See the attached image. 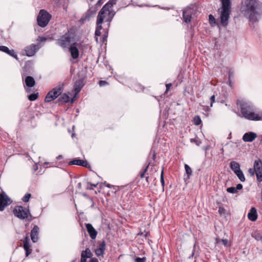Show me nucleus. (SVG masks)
Masks as SVG:
<instances>
[{
  "label": "nucleus",
  "instance_id": "4be33fe9",
  "mask_svg": "<svg viewBox=\"0 0 262 262\" xmlns=\"http://www.w3.org/2000/svg\"><path fill=\"white\" fill-rule=\"evenodd\" d=\"M25 83L28 87H32L35 84V80L32 77L27 76L25 79Z\"/></svg>",
  "mask_w": 262,
  "mask_h": 262
},
{
  "label": "nucleus",
  "instance_id": "f3484780",
  "mask_svg": "<svg viewBox=\"0 0 262 262\" xmlns=\"http://www.w3.org/2000/svg\"><path fill=\"white\" fill-rule=\"evenodd\" d=\"M248 217L251 221H255L257 219V213L256 209L254 207H252L248 213Z\"/></svg>",
  "mask_w": 262,
  "mask_h": 262
},
{
  "label": "nucleus",
  "instance_id": "0eeeda50",
  "mask_svg": "<svg viewBox=\"0 0 262 262\" xmlns=\"http://www.w3.org/2000/svg\"><path fill=\"white\" fill-rule=\"evenodd\" d=\"M51 17V15L47 11L41 10L37 18L38 25L41 27H46L49 23Z\"/></svg>",
  "mask_w": 262,
  "mask_h": 262
},
{
  "label": "nucleus",
  "instance_id": "4c0bfd02",
  "mask_svg": "<svg viewBox=\"0 0 262 262\" xmlns=\"http://www.w3.org/2000/svg\"><path fill=\"white\" fill-rule=\"evenodd\" d=\"M209 19L211 24H215V19L213 15L210 14L209 15Z\"/></svg>",
  "mask_w": 262,
  "mask_h": 262
},
{
  "label": "nucleus",
  "instance_id": "3c124183",
  "mask_svg": "<svg viewBox=\"0 0 262 262\" xmlns=\"http://www.w3.org/2000/svg\"><path fill=\"white\" fill-rule=\"evenodd\" d=\"M138 235H144L145 237H146V236H147V232H146V233H144L143 232H140L138 233Z\"/></svg>",
  "mask_w": 262,
  "mask_h": 262
},
{
  "label": "nucleus",
  "instance_id": "f8f14e48",
  "mask_svg": "<svg viewBox=\"0 0 262 262\" xmlns=\"http://www.w3.org/2000/svg\"><path fill=\"white\" fill-rule=\"evenodd\" d=\"M193 12V9L190 7H187L184 9L183 17L185 22L189 23L191 21V15Z\"/></svg>",
  "mask_w": 262,
  "mask_h": 262
},
{
  "label": "nucleus",
  "instance_id": "dca6fc26",
  "mask_svg": "<svg viewBox=\"0 0 262 262\" xmlns=\"http://www.w3.org/2000/svg\"><path fill=\"white\" fill-rule=\"evenodd\" d=\"M105 249V243L102 241L99 245V247L95 250V253L97 256H103Z\"/></svg>",
  "mask_w": 262,
  "mask_h": 262
},
{
  "label": "nucleus",
  "instance_id": "cd10ccee",
  "mask_svg": "<svg viewBox=\"0 0 262 262\" xmlns=\"http://www.w3.org/2000/svg\"><path fill=\"white\" fill-rule=\"evenodd\" d=\"M235 174L241 182H244L245 181V177L242 170H240L239 171L235 173Z\"/></svg>",
  "mask_w": 262,
  "mask_h": 262
},
{
  "label": "nucleus",
  "instance_id": "f704fd0d",
  "mask_svg": "<svg viewBox=\"0 0 262 262\" xmlns=\"http://www.w3.org/2000/svg\"><path fill=\"white\" fill-rule=\"evenodd\" d=\"M7 54H9V55L14 57L15 59H18L17 56L15 54V53L14 50H9V52H8L7 53Z\"/></svg>",
  "mask_w": 262,
  "mask_h": 262
},
{
  "label": "nucleus",
  "instance_id": "6e6552de",
  "mask_svg": "<svg viewBox=\"0 0 262 262\" xmlns=\"http://www.w3.org/2000/svg\"><path fill=\"white\" fill-rule=\"evenodd\" d=\"M62 92V86H58L54 88L47 95L45 101L47 102H50L57 98Z\"/></svg>",
  "mask_w": 262,
  "mask_h": 262
},
{
  "label": "nucleus",
  "instance_id": "de8ad7c7",
  "mask_svg": "<svg viewBox=\"0 0 262 262\" xmlns=\"http://www.w3.org/2000/svg\"><path fill=\"white\" fill-rule=\"evenodd\" d=\"M37 40L40 42H42L46 41V38L43 37H39Z\"/></svg>",
  "mask_w": 262,
  "mask_h": 262
},
{
  "label": "nucleus",
  "instance_id": "f257e3e1",
  "mask_svg": "<svg viewBox=\"0 0 262 262\" xmlns=\"http://www.w3.org/2000/svg\"><path fill=\"white\" fill-rule=\"evenodd\" d=\"M238 115L250 121H262V111H257L254 104L247 100L239 99L236 102Z\"/></svg>",
  "mask_w": 262,
  "mask_h": 262
},
{
  "label": "nucleus",
  "instance_id": "79ce46f5",
  "mask_svg": "<svg viewBox=\"0 0 262 262\" xmlns=\"http://www.w3.org/2000/svg\"><path fill=\"white\" fill-rule=\"evenodd\" d=\"M160 180L161 182L162 183V186L164 185V176H163V171L162 170L161 173V177H160Z\"/></svg>",
  "mask_w": 262,
  "mask_h": 262
},
{
  "label": "nucleus",
  "instance_id": "e433bc0d",
  "mask_svg": "<svg viewBox=\"0 0 262 262\" xmlns=\"http://www.w3.org/2000/svg\"><path fill=\"white\" fill-rule=\"evenodd\" d=\"M255 238L257 241H259L262 242V234L260 233H257L255 235Z\"/></svg>",
  "mask_w": 262,
  "mask_h": 262
},
{
  "label": "nucleus",
  "instance_id": "ddd939ff",
  "mask_svg": "<svg viewBox=\"0 0 262 262\" xmlns=\"http://www.w3.org/2000/svg\"><path fill=\"white\" fill-rule=\"evenodd\" d=\"M256 137L257 135L256 133H254L253 132H248L245 133L243 135L242 139L245 142H251L254 140Z\"/></svg>",
  "mask_w": 262,
  "mask_h": 262
},
{
  "label": "nucleus",
  "instance_id": "4d7b16f0",
  "mask_svg": "<svg viewBox=\"0 0 262 262\" xmlns=\"http://www.w3.org/2000/svg\"><path fill=\"white\" fill-rule=\"evenodd\" d=\"M62 156L61 155H59L57 157V159L59 160L61 158H62Z\"/></svg>",
  "mask_w": 262,
  "mask_h": 262
},
{
  "label": "nucleus",
  "instance_id": "bf43d9fd",
  "mask_svg": "<svg viewBox=\"0 0 262 262\" xmlns=\"http://www.w3.org/2000/svg\"><path fill=\"white\" fill-rule=\"evenodd\" d=\"M108 188H111V186L110 184H107V186H106Z\"/></svg>",
  "mask_w": 262,
  "mask_h": 262
},
{
  "label": "nucleus",
  "instance_id": "680f3d73",
  "mask_svg": "<svg viewBox=\"0 0 262 262\" xmlns=\"http://www.w3.org/2000/svg\"><path fill=\"white\" fill-rule=\"evenodd\" d=\"M206 108L207 110H209V108L208 107H206Z\"/></svg>",
  "mask_w": 262,
  "mask_h": 262
},
{
  "label": "nucleus",
  "instance_id": "72a5a7b5",
  "mask_svg": "<svg viewBox=\"0 0 262 262\" xmlns=\"http://www.w3.org/2000/svg\"><path fill=\"white\" fill-rule=\"evenodd\" d=\"M227 192L231 193H236L237 192L236 189L234 187H229L227 189Z\"/></svg>",
  "mask_w": 262,
  "mask_h": 262
},
{
  "label": "nucleus",
  "instance_id": "c03bdc74",
  "mask_svg": "<svg viewBox=\"0 0 262 262\" xmlns=\"http://www.w3.org/2000/svg\"><path fill=\"white\" fill-rule=\"evenodd\" d=\"M149 166V164L146 166V167L144 169V170H143V171L141 173V178H143L144 175H145V173H146V172L147 171V168Z\"/></svg>",
  "mask_w": 262,
  "mask_h": 262
},
{
  "label": "nucleus",
  "instance_id": "393cba45",
  "mask_svg": "<svg viewBox=\"0 0 262 262\" xmlns=\"http://www.w3.org/2000/svg\"><path fill=\"white\" fill-rule=\"evenodd\" d=\"M82 87L81 85V81H77L74 86V91L75 92L76 94H78L80 91Z\"/></svg>",
  "mask_w": 262,
  "mask_h": 262
},
{
  "label": "nucleus",
  "instance_id": "58836bf2",
  "mask_svg": "<svg viewBox=\"0 0 262 262\" xmlns=\"http://www.w3.org/2000/svg\"><path fill=\"white\" fill-rule=\"evenodd\" d=\"M145 260H146V259L145 257H142V258L137 257L135 259V261L136 262H145Z\"/></svg>",
  "mask_w": 262,
  "mask_h": 262
},
{
  "label": "nucleus",
  "instance_id": "b1692460",
  "mask_svg": "<svg viewBox=\"0 0 262 262\" xmlns=\"http://www.w3.org/2000/svg\"><path fill=\"white\" fill-rule=\"evenodd\" d=\"M70 100L69 95L66 93L62 95L58 99V101L61 103H67Z\"/></svg>",
  "mask_w": 262,
  "mask_h": 262
},
{
  "label": "nucleus",
  "instance_id": "412c9836",
  "mask_svg": "<svg viewBox=\"0 0 262 262\" xmlns=\"http://www.w3.org/2000/svg\"><path fill=\"white\" fill-rule=\"evenodd\" d=\"M70 165H80L84 167H86L88 165V163L86 161H84L82 160L79 159H75L69 162Z\"/></svg>",
  "mask_w": 262,
  "mask_h": 262
},
{
  "label": "nucleus",
  "instance_id": "7c9ffc66",
  "mask_svg": "<svg viewBox=\"0 0 262 262\" xmlns=\"http://www.w3.org/2000/svg\"><path fill=\"white\" fill-rule=\"evenodd\" d=\"M255 174L257 181L261 182L262 181V171L256 172Z\"/></svg>",
  "mask_w": 262,
  "mask_h": 262
},
{
  "label": "nucleus",
  "instance_id": "09e8293b",
  "mask_svg": "<svg viewBox=\"0 0 262 262\" xmlns=\"http://www.w3.org/2000/svg\"><path fill=\"white\" fill-rule=\"evenodd\" d=\"M87 258L84 257V256L81 255V260L80 262H86Z\"/></svg>",
  "mask_w": 262,
  "mask_h": 262
},
{
  "label": "nucleus",
  "instance_id": "a18cd8bd",
  "mask_svg": "<svg viewBox=\"0 0 262 262\" xmlns=\"http://www.w3.org/2000/svg\"><path fill=\"white\" fill-rule=\"evenodd\" d=\"M236 191H237L238 190H241L243 188V185L241 184H238L236 185V187H235Z\"/></svg>",
  "mask_w": 262,
  "mask_h": 262
},
{
  "label": "nucleus",
  "instance_id": "20e7f679",
  "mask_svg": "<svg viewBox=\"0 0 262 262\" xmlns=\"http://www.w3.org/2000/svg\"><path fill=\"white\" fill-rule=\"evenodd\" d=\"M110 6H111V4L110 3L105 4L98 13L97 18V27L95 31V35L97 36H100L101 34V30L102 29V24L105 18L104 14L107 13L106 10L108 7H110Z\"/></svg>",
  "mask_w": 262,
  "mask_h": 262
},
{
  "label": "nucleus",
  "instance_id": "a19ab883",
  "mask_svg": "<svg viewBox=\"0 0 262 262\" xmlns=\"http://www.w3.org/2000/svg\"><path fill=\"white\" fill-rule=\"evenodd\" d=\"M88 19H89V16L88 15H85V16L81 17L80 18V19L79 20V21L81 23H83L85 20H86Z\"/></svg>",
  "mask_w": 262,
  "mask_h": 262
},
{
  "label": "nucleus",
  "instance_id": "39448f33",
  "mask_svg": "<svg viewBox=\"0 0 262 262\" xmlns=\"http://www.w3.org/2000/svg\"><path fill=\"white\" fill-rule=\"evenodd\" d=\"M13 213L19 219H28V221H31V219H28L29 216L31 217V215L28 208L21 206H16L13 210Z\"/></svg>",
  "mask_w": 262,
  "mask_h": 262
},
{
  "label": "nucleus",
  "instance_id": "c85d7f7f",
  "mask_svg": "<svg viewBox=\"0 0 262 262\" xmlns=\"http://www.w3.org/2000/svg\"><path fill=\"white\" fill-rule=\"evenodd\" d=\"M185 169L186 171V173L187 174L188 178H189V177L192 174V170L191 168L186 164H185Z\"/></svg>",
  "mask_w": 262,
  "mask_h": 262
},
{
  "label": "nucleus",
  "instance_id": "864d4df0",
  "mask_svg": "<svg viewBox=\"0 0 262 262\" xmlns=\"http://www.w3.org/2000/svg\"><path fill=\"white\" fill-rule=\"evenodd\" d=\"M227 147H233L235 145L233 143H228L227 145Z\"/></svg>",
  "mask_w": 262,
  "mask_h": 262
},
{
  "label": "nucleus",
  "instance_id": "a211bd4d",
  "mask_svg": "<svg viewBox=\"0 0 262 262\" xmlns=\"http://www.w3.org/2000/svg\"><path fill=\"white\" fill-rule=\"evenodd\" d=\"M29 239L27 237L25 238V241H24V249L26 251V256L27 257L31 253L32 250L30 247L31 246L29 243Z\"/></svg>",
  "mask_w": 262,
  "mask_h": 262
},
{
  "label": "nucleus",
  "instance_id": "13d9d810",
  "mask_svg": "<svg viewBox=\"0 0 262 262\" xmlns=\"http://www.w3.org/2000/svg\"><path fill=\"white\" fill-rule=\"evenodd\" d=\"M148 179H149V177H146V182H148V183L149 182V181H148Z\"/></svg>",
  "mask_w": 262,
  "mask_h": 262
},
{
  "label": "nucleus",
  "instance_id": "c756f323",
  "mask_svg": "<svg viewBox=\"0 0 262 262\" xmlns=\"http://www.w3.org/2000/svg\"><path fill=\"white\" fill-rule=\"evenodd\" d=\"M202 122L201 118L199 116H195L193 118V123L196 125H200Z\"/></svg>",
  "mask_w": 262,
  "mask_h": 262
},
{
  "label": "nucleus",
  "instance_id": "aec40b11",
  "mask_svg": "<svg viewBox=\"0 0 262 262\" xmlns=\"http://www.w3.org/2000/svg\"><path fill=\"white\" fill-rule=\"evenodd\" d=\"M230 167L235 174L241 170L239 164L235 161L230 163Z\"/></svg>",
  "mask_w": 262,
  "mask_h": 262
},
{
  "label": "nucleus",
  "instance_id": "ea45409f",
  "mask_svg": "<svg viewBox=\"0 0 262 262\" xmlns=\"http://www.w3.org/2000/svg\"><path fill=\"white\" fill-rule=\"evenodd\" d=\"M248 172L250 173L251 176H253L254 174L256 173L255 170L254 168H249L248 170Z\"/></svg>",
  "mask_w": 262,
  "mask_h": 262
},
{
  "label": "nucleus",
  "instance_id": "8fccbe9b",
  "mask_svg": "<svg viewBox=\"0 0 262 262\" xmlns=\"http://www.w3.org/2000/svg\"><path fill=\"white\" fill-rule=\"evenodd\" d=\"M90 262H99L97 258L93 257L90 260Z\"/></svg>",
  "mask_w": 262,
  "mask_h": 262
},
{
  "label": "nucleus",
  "instance_id": "9d476101",
  "mask_svg": "<svg viewBox=\"0 0 262 262\" xmlns=\"http://www.w3.org/2000/svg\"><path fill=\"white\" fill-rule=\"evenodd\" d=\"M57 43L63 48H69L71 43V37L69 34L66 33L61 36L58 39Z\"/></svg>",
  "mask_w": 262,
  "mask_h": 262
},
{
  "label": "nucleus",
  "instance_id": "f03ea898",
  "mask_svg": "<svg viewBox=\"0 0 262 262\" xmlns=\"http://www.w3.org/2000/svg\"><path fill=\"white\" fill-rule=\"evenodd\" d=\"M243 11L250 21L256 22L262 14V4L256 0H244Z\"/></svg>",
  "mask_w": 262,
  "mask_h": 262
},
{
  "label": "nucleus",
  "instance_id": "473e14b6",
  "mask_svg": "<svg viewBox=\"0 0 262 262\" xmlns=\"http://www.w3.org/2000/svg\"><path fill=\"white\" fill-rule=\"evenodd\" d=\"M37 97H38L37 94H32L31 95H30L28 96V99L30 101H34L37 98Z\"/></svg>",
  "mask_w": 262,
  "mask_h": 262
},
{
  "label": "nucleus",
  "instance_id": "e2e57ef3",
  "mask_svg": "<svg viewBox=\"0 0 262 262\" xmlns=\"http://www.w3.org/2000/svg\"><path fill=\"white\" fill-rule=\"evenodd\" d=\"M73 101H74V99L73 98V99H72V102H73Z\"/></svg>",
  "mask_w": 262,
  "mask_h": 262
},
{
  "label": "nucleus",
  "instance_id": "a878e982",
  "mask_svg": "<svg viewBox=\"0 0 262 262\" xmlns=\"http://www.w3.org/2000/svg\"><path fill=\"white\" fill-rule=\"evenodd\" d=\"M216 243L217 244H221L226 247H228V246H230V244L229 243L228 241L226 239L217 238L216 239Z\"/></svg>",
  "mask_w": 262,
  "mask_h": 262
},
{
  "label": "nucleus",
  "instance_id": "1a4fd4ad",
  "mask_svg": "<svg viewBox=\"0 0 262 262\" xmlns=\"http://www.w3.org/2000/svg\"><path fill=\"white\" fill-rule=\"evenodd\" d=\"M12 203L11 199L5 192L0 193V211H3L5 208Z\"/></svg>",
  "mask_w": 262,
  "mask_h": 262
},
{
  "label": "nucleus",
  "instance_id": "bb28decb",
  "mask_svg": "<svg viewBox=\"0 0 262 262\" xmlns=\"http://www.w3.org/2000/svg\"><path fill=\"white\" fill-rule=\"evenodd\" d=\"M81 255L84 256V257L88 258L92 257V253L91 250L89 248H87L85 250L82 251Z\"/></svg>",
  "mask_w": 262,
  "mask_h": 262
},
{
  "label": "nucleus",
  "instance_id": "423d86ee",
  "mask_svg": "<svg viewBox=\"0 0 262 262\" xmlns=\"http://www.w3.org/2000/svg\"><path fill=\"white\" fill-rule=\"evenodd\" d=\"M123 0H110L106 4H111V6L108 7V8L106 10L107 13H105L104 14V16H105V21L108 23V26L109 27L110 25V23L112 21L113 17H114L116 12L113 10L112 7L117 3L123 1Z\"/></svg>",
  "mask_w": 262,
  "mask_h": 262
},
{
  "label": "nucleus",
  "instance_id": "49530a36",
  "mask_svg": "<svg viewBox=\"0 0 262 262\" xmlns=\"http://www.w3.org/2000/svg\"><path fill=\"white\" fill-rule=\"evenodd\" d=\"M106 84H107V82L105 81L100 80L99 81V85L101 86H104Z\"/></svg>",
  "mask_w": 262,
  "mask_h": 262
},
{
  "label": "nucleus",
  "instance_id": "c9c22d12",
  "mask_svg": "<svg viewBox=\"0 0 262 262\" xmlns=\"http://www.w3.org/2000/svg\"><path fill=\"white\" fill-rule=\"evenodd\" d=\"M0 51L7 53L8 52H9V49L6 46H0Z\"/></svg>",
  "mask_w": 262,
  "mask_h": 262
},
{
  "label": "nucleus",
  "instance_id": "9b49d317",
  "mask_svg": "<svg viewBox=\"0 0 262 262\" xmlns=\"http://www.w3.org/2000/svg\"><path fill=\"white\" fill-rule=\"evenodd\" d=\"M38 49V45L32 44L25 48L23 54L29 57L32 56L36 53Z\"/></svg>",
  "mask_w": 262,
  "mask_h": 262
},
{
  "label": "nucleus",
  "instance_id": "7ed1b4c3",
  "mask_svg": "<svg viewBox=\"0 0 262 262\" xmlns=\"http://www.w3.org/2000/svg\"><path fill=\"white\" fill-rule=\"evenodd\" d=\"M222 7L219 9L220 13V23L223 26L228 24L231 12V0H220Z\"/></svg>",
  "mask_w": 262,
  "mask_h": 262
},
{
  "label": "nucleus",
  "instance_id": "603ef678",
  "mask_svg": "<svg viewBox=\"0 0 262 262\" xmlns=\"http://www.w3.org/2000/svg\"><path fill=\"white\" fill-rule=\"evenodd\" d=\"M171 86V83H168L166 84V91H168V90L170 89V88Z\"/></svg>",
  "mask_w": 262,
  "mask_h": 262
},
{
  "label": "nucleus",
  "instance_id": "4468645a",
  "mask_svg": "<svg viewBox=\"0 0 262 262\" xmlns=\"http://www.w3.org/2000/svg\"><path fill=\"white\" fill-rule=\"evenodd\" d=\"M85 226L91 238L93 239H95L97 235V231L94 229V228L91 224H86Z\"/></svg>",
  "mask_w": 262,
  "mask_h": 262
},
{
  "label": "nucleus",
  "instance_id": "2f4dec72",
  "mask_svg": "<svg viewBox=\"0 0 262 262\" xmlns=\"http://www.w3.org/2000/svg\"><path fill=\"white\" fill-rule=\"evenodd\" d=\"M30 197H31V194L27 193L22 198V200L24 202H28L29 201Z\"/></svg>",
  "mask_w": 262,
  "mask_h": 262
},
{
  "label": "nucleus",
  "instance_id": "37998d69",
  "mask_svg": "<svg viewBox=\"0 0 262 262\" xmlns=\"http://www.w3.org/2000/svg\"><path fill=\"white\" fill-rule=\"evenodd\" d=\"M215 97L214 95H212L210 97V101H211L210 107L212 106L213 103L215 102Z\"/></svg>",
  "mask_w": 262,
  "mask_h": 262
},
{
  "label": "nucleus",
  "instance_id": "6e6d98bb",
  "mask_svg": "<svg viewBox=\"0 0 262 262\" xmlns=\"http://www.w3.org/2000/svg\"><path fill=\"white\" fill-rule=\"evenodd\" d=\"M224 210V208H221V207H220L219 209V212H220V213H222V211Z\"/></svg>",
  "mask_w": 262,
  "mask_h": 262
},
{
  "label": "nucleus",
  "instance_id": "5fc2aeb1",
  "mask_svg": "<svg viewBox=\"0 0 262 262\" xmlns=\"http://www.w3.org/2000/svg\"><path fill=\"white\" fill-rule=\"evenodd\" d=\"M101 1H102V0H99V1H98V2H97V4H96V5H97L98 6H100L102 4V2H101Z\"/></svg>",
  "mask_w": 262,
  "mask_h": 262
},
{
  "label": "nucleus",
  "instance_id": "2eb2a0df",
  "mask_svg": "<svg viewBox=\"0 0 262 262\" xmlns=\"http://www.w3.org/2000/svg\"><path fill=\"white\" fill-rule=\"evenodd\" d=\"M39 230V227L35 226L31 231V237L33 243H36L38 241Z\"/></svg>",
  "mask_w": 262,
  "mask_h": 262
},
{
  "label": "nucleus",
  "instance_id": "052dcab7",
  "mask_svg": "<svg viewBox=\"0 0 262 262\" xmlns=\"http://www.w3.org/2000/svg\"><path fill=\"white\" fill-rule=\"evenodd\" d=\"M91 185L95 187L97 186V185H95V184H91Z\"/></svg>",
  "mask_w": 262,
  "mask_h": 262
},
{
  "label": "nucleus",
  "instance_id": "5701e85b",
  "mask_svg": "<svg viewBox=\"0 0 262 262\" xmlns=\"http://www.w3.org/2000/svg\"><path fill=\"white\" fill-rule=\"evenodd\" d=\"M254 169L256 172L262 171V162L260 160H256L254 162Z\"/></svg>",
  "mask_w": 262,
  "mask_h": 262
},
{
  "label": "nucleus",
  "instance_id": "6ab92c4d",
  "mask_svg": "<svg viewBox=\"0 0 262 262\" xmlns=\"http://www.w3.org/2000/svg\"><path fill=\"white\" fill-rule=\"evenodd\" d=\"M76 43H74L69 48L71 56L73 59H76L79 56V51L77 48L75 46Z\"/></svg>",
  "mask_w": 262,
  "mask_h": 262
}]
</instances>
